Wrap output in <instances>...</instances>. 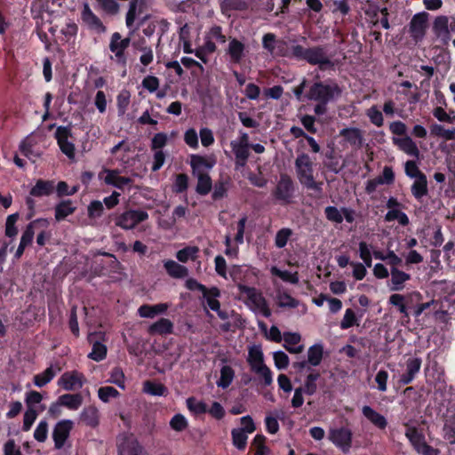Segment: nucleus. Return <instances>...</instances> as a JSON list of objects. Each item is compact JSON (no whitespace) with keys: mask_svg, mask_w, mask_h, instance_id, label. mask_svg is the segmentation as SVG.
I'll return each mask as SVG.
<instances>
[{"mask_svg":"<svg viewBox=\"0 0 455 455\" xmlns=\"http://www.w3.org/2000/svg\"><path fill=\"white\" fill-rule=\"evenodd\" d=\"M341 95L340 85L336 80L328 78L314 82L304 94V98L316 103L314 107V113L315 116H321L327 113L328 104L336 101Z\"/></svg>","mask_w":455,"mask_h":455,"instance_id":"f257e3e1","label":"nucleus"},{"mask_svg":"<svg viewBox=\"0 0 455 455\" xmlns=\"http://www.w3.org/2000/svg\"><path fill=\"white\" fill-rule=\"evenodd\" d=\"M294 60H304L310 65H317L321 71L332 70L334 62L328 57L326 50L322 45L305 48L300 44L294 45Z\"/></svg>","mask_w":455,"mask_h":455,"instance_id":"f03ea898","label":"nucleus"},{"mask_svg":"<svg viewBox=\"0 0 455 455\" xmlns=\"http://www.w3.org/2000/svg\"><path fill=\"white\" fill-rule=\"evenodd\" d=\"M237 289L241 294L247 296L250 303H251L255 309L259 310L264 317L269 318L271 316L272 311L268 307L267 299L256 288L243 283H237Z\"/></svg>","mask_w":455,"mask_h":455,"instance_id":"7ed1b4c3","label":"nucleus"},{"mask_svg":"<svg viewBox=\"0 0 455 455\" xmlns=\"http://www.w3.org/2000/svg\"><path fill=\"white\" fill-rule=\"evenodd\" d=\"M328 438L343 453L349 452L353 438V433L349 428L346 427L331 428L329 431Z\"/></svg>","mask_w":455,"mask_h":455,"instance_id":"20e7f679","label":"nucleus"},{"mask_svg":"<svg viewBox=\"0 0 455 455\" xmlns=\"http://www.w3.org/2000/svg\"><path fill=\"white\" fill-rule=\"evenodd\" d=\"M130 43V37L122 39V36L119 32H115L111 36L109 50L115 54L116 62L122 67H125L127 64L125 51L129 47Z\"/></svg>","mask_w":455,"mask_h":455,"instance_id":"39448f33","label":"nucleus"},{"mask_svg":"<svg viewBox=\"0 0 455 455\" xmlns=\"http://www.w3.org/2000/svg\"><path fill=\"white\" fill-rule=\"evenodd\" d=\"M274 197L283 204H289L294 195V183L287 174H282L273 192Z\"/></svg>","mask_w":455,"mask_h":455,"instance_id":"423d86ee","label":"nucleus"},{"mask_svg":"<svg viewBox=\"0 0 455 455\" xmlns=\"http://www.w3.org/2000/svg\"><path fill=\"white\" fill-rule=\"evenodd\" d=\"M148 219V213L143 210H129L116 220V225L124 229L134 228L138 224Z\"/></svg>","mask_w":455,"mask_h":455,"instance_id":"0eeeda50","label":"nucleus"},{"mask_svg":"<svg viewBox=\"0 0 455 455\" xmlns=\"http://www.w3.org/2000/svg\"><path fill=\"white\" fill-rule=\"evenodd\" d=\"M72 137L70 126H59L56 129L54 138L57 140L60 151L69 159L75 158V145L68 139Z\"/></svg>","mask_w":455,"mask_h":455,"instance_id":"6e6552de","label":"nucleus"},{"mask_svg":"<svg viewBox=\"0 0 455 455\" xmlns=\"http://www.w3.org/2000/svg\"><path fill=\"white\" fill-rule=\"evenodd\" d=\"M74 423L70 419H62L56 423L52 431L55 449H61L70 435Z\"/></svg>","mask_w":455,"mask_h":455,"instance_id":"1a4fd4ad","label":"nucleus"},{"mask_svg":"<svg viewBox=\"0 0 455 455\" xmlns=\"http://www.w3.org/2000/svg\"><path fill=\"white\" fill-rule=\"evenodd\" d=\"M429 14L426 12L416 13L411 20L409 24V32L415 41L421 40L427 28V20Z\"/></svg>","mask_w":455,"mask_h":455,"instance_id":"9d476101","label":"nucleus"},{"mask_svg":"<svg viewBox=\"0 0 455 455\" xmlns=\"http://www.w3.org/2000/svg\"><path fill=\"white\" fill-rule=\"evenodd\" d=\"M81 20L90 30L98 34H103L107 31L106 26L101 20L92 11L88 3H84L81 12Z\"/></svg>","mask_w":455,"mask_h":455,"instance_id":"9b49d317","label":"nucleus"},{"mask_svg":"<svg viewBox=\"0 0 455 455\" xmlns=\"http://www.w3.org/2000/svg\"><path fill=\"white\" fill-rule=\"evenodd\" d=\"M422 364L420 357H410L405 362V371L400 375L398 383L401 386L411 384L419 373Z\"/></svg>","mask_w":455,"mask_h":455,"instance_id":"f8f14e48","label":"nucleus"},{"mask_svg":"<svg viewBox=\"0 0 455 455\" xmlns=\"http://www.w3.org/2000/svg\"><path fill=\"white\" fill-rule=\"evenodd\" d=\"M295 168L298 179L301 184L313 178V162L307 154L299 155L295 160Z\"/></svg>","mask_w":455,"mask_h":455,"instance_id":"ddd939ff","label":"nucleus"},{"mask_svg":"<svg viewBox=\"0 0 455 455\" xmlns=\"http://www.w3.org/2000/svg\"><path fill=\"white\" fill-rule=\"evenodd\" d=\"M216 161L213 158L204 156L197 154L190 156V166L193 175L204 174V171L213 168Z\"/></svg>","mask_w":455,"mask_h":455,"instance_id":"4468645a","label":"nucleus"},{"mask_svg":"<svg viewBox=\"0 0 455 455\" xmlns=\"http://www.w3.org/2000/svg\"><path fill=\"white\" fill-rule=\"evenodd\" d=\"M83 373L76 371H67L59 379L58 384L65 390L71 391L83 387Z\"/></svg>","mask_w":455,"mask_h":455,"instance_id":"2eb2a0df","label":"nucleus"},{"mask_svg":"<svg viewBox=\"0 0 455 455\" xmlns=\"http://www.w3.org/2000/svg\"><path fill=\"white\" fill-rule=\"evenodd\" d=\"M433 32L443 44L451 40L449 18L444 15L437 16L433 22Z\"/></svg>","mask_w":455,"mask_h":455,"instance_id":"dca6fc26","label":"nucleus"},{"mask_svg":"<svg viewBox=\"0 0 455 455\" xmlns=\"http://www.w3.org/2000/svg\"><path fill=\"white\" fill-rule=\"evenodd\" d=\"M245 44L243 42L237 38H231L227 49V54L229 56L230 62L241 65L245 57Z\"/></svg>","mask_w":455,"mask_h":455,"instance_id":"f3484780","label":"nucleus"},{"mask_svg":"<svg viewBox=\"0 0 455 455\" xmlns=\"http://www.w3.org/2000/svg\"><path fill=\"white\" fill-rule=\"evenodd\" d=\"M49 225L50 222L48 219L45 218H38L30 221L22 233L20 243L27 246L31 245L35 235V228L37 227L47 228Z\"/></svg>","mask_w":455,"mask_h":455,"instance_id":"a211bd4d","label":"nucleus"},{"mask_svg":"<svg viewBox=\"0 0 455 455\" xmlns=\"http://www.w3.org/2000/svg\"><path fill=\"white\" fill-rule=\"evenodd\" d=\"M339 136L352 147L360 148L363 146V137L359 128H343L339 131Z\"/></svg>","mask_w":455,"mask_h":455,"instance_id":"6ab92c4d","label":"nucleus"},{"mask_svg":"<svg viewBox=\"0 0 455 455\" xmlns=\"http://www.w3.org/2000/svg\"><path fill=\"white\" fill-rule=\"evenodd\" d=\"M362 413L378 429L385 430L387 428L388 424L387 419L385 416L372 409L371 406H363Z\"/></svg>","mask_w":455,"mask_h":455,"instance_id":"aec40b11","label":"nucleus"},{"mask_svg":"<svg viewBox=\"0 0 455 455\" xmlns=\"http://www.w3.org/2000/svg\"><path fill=\"white\" fill-rule=\"evenodd\" d=\"M247 362L253 372L259 371L260 368L264 366H267L264 363V355L260 347L252 346L250 347Z\"/></svg>","mask_w":455,"mask_h":455,"instance_id":"412c9836","label":"nucleus"},{"mask_svg":"<svg viewBox=\"0 0 455 455\" xmlns=\"http://www.w3.org/2000/svg\"><path fill=\"white\" fill-rule=\"evenodd\" d=\"M105 177V183L111 185L118 189L124 190L126 186L132 183V180L129 177L120 176L118 170H108Z\"/></svg>","mask_w":455,"mask_h":455,"instance_id":"4be33fe9","label":"nucleus"},{"mask_svg":"<svg viewBox=\"0 0 455 455\" xmlns=\"http://www.w3.org/2000/svg\"><path fill=\"white\" fill-rule=\"evenodd\" d=\"M393 142L405 154L419 158L420 152L416 143L409 136L403 138H393Z\"/></svg>","mask_w":455,"mask_h":455,"instance_id":"5701e85b","label":"nucleus"},{"mask_svg":"<svg viewBox=\"0 0 455 455\" xmlns=\"http://www.w3.org/2000/svg\"><path fill=\"white\" fill-rule=\"evenodd\" d=\"M168 308L169 305L167 303H158L155 305L143 304L139 307L138 313L141 317L154 318L158 315L164 314Z\"/></svg>","mask_w":455,"mask_h":455,"instance_id":"b1692460","label":"nucleus"},{"mask_svg":"<svg viewBox=\"0 0 455 455\" xmlns=\"http://www.w3.org/2000/svg\"><path fill=\"white\" fill-rule=\"evenodd\" d=\"M54 191V181L39 179L31 188L29 195L34 197L48 196Z\"/></svg>","mask_w":455,"mask_h":455,"instance_id":"393cba45","label":"nucleus"},{"mask_svg":"<svg viewBox=\"0 0 455 455\" xmlns=\"http://www.w3.org/2000/svg\"><path fill=\"white\" fill-rule=\"evenodd\" d=\"M391 275V291H402L404 288L405 282L411 280V275L400 270L398 267H391L390 269Z\"/></svg>","mask_w":455,"mask_h":455,"instance_id":"a878e982","label":"nucleus"},{"mask_svg":"<svg viewBox=\"0 0 455 455\" xmlns=\"http://www.w3.org/2000/svg\"><path fill=\"white\" fill-rule=\"evenodd\" d=\"M76 210L72 200H62L55 205L54 217L56 221L64 220L68 216L73 214Z\"/></svg>","mask_w":455,"mask_h":455,"instance_id":"bb28decb","label":"nucleus"},{"mask_svg":"<svg viewBox=\"0 0 455 455\" xmlns=\"http://www.w3.org/2000/svg\"><path fill=\"white\" fill-rule=\"evenodd\" d=\"M173 323L167 318H160L148 327L151 335H168L173 332Z\"/></svg>","mask_w":455,"mask_h":455,"instance_id":"cd10ccee","label":"nucleus"},{"mask_svg":"<svg viewBox=\"0 0 455 455\" xmlns=\"http://www.w3.org/2000/svg\"><path fill=\"white\" fill-rule=\"evenodd\" d=\"M232 150L235 156V166L236 168L243 167L249 157V144L237 143L235 141L231 142Z\"/></svg>","mask_w":455,"mask_h":455,"instance_id":"c85d7f7f","label":"nucleus"},{"mask_svg":"<svg viewBox=\"0 0 455 455\" xmlns=\"http://www.w3.org/2000/svg\"><path fill=\"white\" fill-rule=\"evenodd\" d=\"M411 191L414 198L419 202H420L424 196H427L428 188L426 174L415 179L411 185Z\"/></svg>","mask_w":455,"mask_h":455,"instance_id":"c756f323","label":"nucleus"},{"mask_svg":"<svg viewBox=\"0 0 455 455\" xmlns=\"http://www.w3.org/2000/svg\"><path fill=\"white\" fill-rule=\"evenodd\" d=\"M164 267L167 274L173 278H184L188 275V268L177 263L172 259H168L164 262Z\"/></svg>","mask_w":455,"mask_h":455,"instance_id":"7c9ffc66","label":"nucleus"},{"mask_svg":"<svg viewBox=\"0 0 455 455\" xmlns=\"http://www.w3.org/2000/svg\"><path fill=\"white\" fill-rule=\"evenodd\" d=\"M301 337L297 332H284L283 340L285 342L284 347L291 354H299L303 350V346L292 347L300 342Z\"/></svg>","mask_w":455,"mask_h":455,"instance_id":"2f4dec72","label":"nucleus"},{"mask_svg":"<svg viewBox=\"0 0 455 455\" xmlns=\"http://www.w3.org/2000/svg\"><path fill=\"white\" fill-rule=\"evenodd\" d=\"M83 403V397L80 394H64L58 398V403L67 407L69 410H77Z\"/></svg>","mask_w":455,"mask_h":455,"instance_id":"473e14b6","label":"nucleus"},{"mask_svg":"<svg viewBox=\"0 0 455 455\" xmlns=\"http://www.w3.org/2000/svg\"><path fill=\"white\" fill-rule=\"evenodd\" d=\"M220 11L224 15H228L233 11H246L249 7L244 0H220Z\"/></svg>","mask_w":455,"mask_h":455,"instance_id":"72a5a7b5","label":"nucleus"},{"mask_svg":"<svg viewBox=\"0 0 455 455\" xmlns=\"http://www.w3.org/2000/svg\"><path fill=\"white\" fill-rule=\"evenodd\" d=\"M81 421L90 427H96L99 423V411L96 407H85L80 416Z\"/></svg>","mask_w":455,"mask_h":455,"instance_id":"f704fd0d","label":"nucleus"},{"mask_svg":"<svg viewBox=\"0 0 455 455\" xmlns=\"http://www.w3.org/2000/svg\"><path fill=\"white\" fill-rule=\"evenodd\" d=\"M276 303L282 308H296L300 305V301L293 298L288 291H277Z\"/></svg>","mask_w":455,"mask_h":455,"instance_id":"c9c22d12","label":"nucleus"},{"mask_svg":"<svg viewBox=\"0 0 455 455\" xmlns=\"http://www.w3.org/2000/svg\"><path fill=\"white\" fill-rule=\"evenodd\" d=\"M207 291L208 292L203 294V298L206 300L207 306L214 312L219 311L220 302L218 298L220 297V290L216 286H212Z\"/></svg>","mask_w":455,"mask_h":455,"instance_id":"e433bc0d","label":"nucleus"},{"mask_svg":"<svg viewBox=\"0 0 455 455\" xmlns=\"http://www.w3.org/2000/svg\"><path fill=\"white\" fill-rule=\"evenodd\" d=\"M143 391L155 396H165L168 394V389L164 384L152 380H146L143 383Z\"/></svg>","mask_w":455,"mask_h":455,"instance_id":"4c0bfd02","label":"nucleus"},{"mask_svg":"<svg viewBox=\"0 0 455 455\" xmlns=\"http://www.w3.org/2000/svg\"><path fill=\"white\" fill-rule=\"evenodd\" d=\"M197 178L196 191L200 196L208 195L212 188V180L208 173L195 175Z\"/></svg>","mask_w":455,"mask_h":455,"instance_id":"58836bf2","label":"nucleus"},{"mask_svg":"<svg viewBox=\"0 0 455 455\" xmlns=\"http://www.w3.org/2000/svg\"><path fill=\"white\" fill-rule=\"evenodd\" d=\"M323 356V347L322 344H315L307 350V361L311 366H318Z\"/></svg>","mask_w":455,"mask_h":455,"instance_id":"ea45409f","label":"nucleus"},{"mask_svg":"<svg viewBox=\"0 0 455 455\" xmlns=\"http://www.w3.org/2000/svg\"><path fill=\"white\" fill-rule=\"evenodd\" d=\"M235 377V371L229 365H224L220 369V377L217 380V386L223 389L228 388Z\"/></svg>","mask_w":455,"mask_h":455,"instance_id":"a19ab883","label":"nucleus"},{"mask_svg":"<svg viewBox=\"0 0 455 455\" xmlns=\"http://www.w3.org/2000/svg\"><path fill=\"white\" fill-rule=\"evenodd\" d=\"M186 404L188 411L196 416L204 414L208 411L207 404L203 401L197 400L194 396L188 397L186 400Z\"/></svg>","mask_w":455,"mask_h":455,"instance_id":"79ce46f5","label":"nucleus"},{"mask_svg":"<svg viewBox=\"0 0 455 455\" xmlns=\"http://www.w3.org/2000/svg\"><path fill=\"white\" fill-rule=\"evenodd\" d=\"M294 45L295 44L289 46V43L283 39L276 40L274 55L283 58L294 59Z\"/></svg>","mask_w":455,"mask_h":455,"instance_id":"37998d69","label":"nucleus"},{"mask_svg":"<svg viewBox=\"0 0 455 455\" xmlns=\"http://www.w3.org/2000/svg\"><path fill=\"white\" fill-rule=\"evenodd\" d=\"M389 303L396 307L398 308V311L403 315V317L410 319V315L408 312V307L405 305V298L403 295L399 293H394L389 297L388 299Z\"/></svg>","mask_w":455,"mask_h":455,"instance_id":"c03bdc74","label":"nucleus"},{"mask_svg":"<svg viewBox=\"0 0 455 455\" xmlns=\"http://www.w3.org/2000/svg\"><path fill=\"white\" fill-rule=\"evenodd\" d=\"M140 0H130L128 11L125 15V24L128 28L133 27L137 14L140 13L139 9Z\"/></svg>","mask_w":455,"mask_h":455,"instance_id":"a18cd8bd","label":"nucleus"},{"mask_svg":"<svg viewBox=\"0 0 455 455\" xmlns=\"http://www.w3.org/2000/svg\"><path fill=\"white\" fill-rule=\"evenodd\" d=\"M233 444L240 451H243L247 445V433L244 429L234 428L231 431Z\"/></svg>","mask_w":455,"mask_h":455,"instance_id":"49530a36","label":"nucleus"},{"mask_svg":"<svg viewBox=\"0 0 455 455\" xmlns=\"http://www.w3.org/2000/svg\"><path fill=\"white\" fill-rule=\"evenodd\" d=\"M320 378V373L318 371L310 372L304 383V387H302V390L305 391V394L307 395H313L317 390L316 381Z\"/></svg>","mask_w":455,"mask_h":455,"instance_id":"de8ad7c7","label":"nucleus"},{"mask_svg":"<svg viewBox=\"0 0 455 455\" xmlns=\"http://www.w3.org/2000/svg\"><path fill=\"white\" fill-rule=\"evenodd\" d=\"M56 372L52 366L48 367L42 373L34 376V384L38 387H43L46 384L52 381L55 377Z\"/></svg>","mask_w":455,"mask_h":455,"instance_id":"09e8293b","label":"nucleus"},{"mask_svg":"<svg viewBox=\"0 0 455 455\" xmlns=\"http://www.w3.org/2000/svg\"><path fill=\"white\" fill-rule=\"evenodd\" d=\"M271 273L272 275L281 278L283 282H287L292 284H297L299 281L298 272L291 273L288 270H281L276 267H273L271 268Z\"/></svg>","mask_w":455,"mask_h":455,"instance_id":"8fccbe9b","label":"nucleus"},{"mask_svg":"<svg viewBox=\"0 0 455 455\" xmlns=\"http://www.w3.org/2000/svg\"><path fill=\"white\" fill-rule=\"evenodd\" d=\"M107 347L100 341H95L92 343V352L88 355V357L95 362H100L107 356Z\"/></svg>","mask_w":455,"mask_h":455,"instance_id":"3c124183","label":"nucleus"},{"mask_svg":"<svg viewBox=\"0 0 455 455\" xmlns=\"http://www.w3.org/2000/svg\"><path fill=\"white\" fill-rule=\"evenodd\" d=\"M431 133L446 140H455V128L445 129L441 124H434L431 126Z\"/></svg>","mask_w":455,"mask_h":455,"instance_id":"603ef678","label":"nucleus"},{"mask_svg":"<svg viewBox=\"0 0 455 455\" xmlns=\"http://www.w3.org/2000/svg\"><path fill=\"white\" fill-rule=\"evenodd\" d=\"M293 231L289 228H283L276 232L275 237V245L278 249H282L286 246L288 241L292 236Z\"/></svg>","mask_w":455,"mask_h":455,"instance_id":"864d4df0","label":"nucleus"},{"mask_svg":"<svg viewBox=\"0 0 455 455\" xmlns=\"http://www.w3.org/2000/svg\"><path fill=\"white\" fill-rule=\"evenodd\" d=\"M199 249L196 246H187L180 251L176 254V258L182 263L188 262L189 259H195Z\"/></svg>","mask_w":455,"mask_h":455,"instance_id":"5fc2aeb1","label":"nucleus"},{"mask_svg":"<svg viewBox=\"0 0 455 455\" xmlns=\"http://www.w3.org/2000/svg\"><path fill=\"white\" fill-rule=\"evenodd\" d=\"M131 93L127 90L121 91L116 97V105L119 115H124L130 104Z\"/></svg>","mask_w":455,"mask_h":455,"instance_id":"6e6d98bb","label":"nucleus"},{"mask_svg":"<svg viewBox=\"0 0 455 455\" xmlns=\"http://www.w3.org/2000/svg\"><path fill=\"white\" fill-rule=\"evenodd\" d=\"M358 245L360 258L366 267H371L372 263V252L371 251V246L364 241H361Z\"/></svg>","mask_w":455,"mask_h":455,"instance_id":"4d7b16f0","label":"nucleus"},{"mask_svg":"<svg viewBox=\"0 0 455 455\" xmlns=\"http://www.w3.org/2000/svg\"><path fill=\"white\" fill-rule=\"evenodd\" d=\"M355 325H359L355 314L353 309L347 308L345 311L343 319L340 322V328L342 330H347Z\"/></svg>","mask_w":455,"mask_h":455,"instance_id":"13d9d810","label":"nucleus"},{"mask_svg":"<svg viewBox=\"0 0 455 455\" xmlns=\"http://www.w3.org/2000/svg\"><path fill=\"white\" fill-rule=\"evenodd\" d=\"M19 219V213H12L9 215L5 222V235L8 237H14L18 234V228L16 222Z\"/></svg>","mask_w":455,"mask_h":455,"instance_id":"bf43d9fd","label":"nucleus"},{"mask_svg":"<svg viewBox=\"0 0 455 455\" xmlns=\"http://www.w3.org/2000/svg\"><path fill=\"white\" fill-rule=\"evenodd\" d=\"M87 212L89 219H99L102 216L104 212L103 204L99 200H93L88 205Z\"/></svg>","mask_w":455,"mask_h":455,"instance_id":"052dcab7","label":"nucleus"},{"mask_svg":"<svg viewBox=\"0 0 455 455\" xmlns=\"http://www.w3.org/2000/svg\"><path fill=\"white\" fill-rule=\"evenodd\" d=\"M37 411L32 407H28L23 416L22 430L28 432L30 430L37 418Z\"/></svg>","mask_w":455,"mask_h":455,"instance_id":"680f3d73","label":"nucleus"},{"mask_svg":"<svg viewBox=\"0 0 455 455\" xmlns=\"http://www.w3.org/2000/svg\"><path fill=\"white\" fill-rule=\"evenodd\" d=\"M120 393L115 387L110 386L101 387L98 390V396L104 403H108L110 398L118 397Z\"/></svg>","mask_w":455,"mask_h":455,"instance_id":"e2e57ef3","label":"nucleus"},{"mask_svg":"<svg viewBox=\"0 0 455 455\" xmlns=\"http://www.w3.org/2000/svg\"><path fill=\"white\" fill-rule=\"evenodd\" d=\"M124 379L125 376L120 367H115L112 369L109 382L116 385L121 389H125Z\"/></svg>","mask_w":455,"mask_h":455,"instance_id":"0e129e2a","label":"nucleus"},{"mask_svg":"<svg viewBox=\"0 0 455 455\" xmlns=\"http://www.w3.org/2000/svg\"><path fill=\"white\" fill-rule=\"evenodd\" d=\"M122 450L125 451L128 455H141L143 447L136 439L128 440L122 445Z\"/></svg>","mask_w":455,"mask_h":455,"instance_id":"69168bd1","label":"nucleus"},{"mask_svg":"<svg viewBox=\"0 0 455 455\" xmlns=\"http://www.w3.org/2000/svg\"><path fill=\"white\" fill-rule=\"evenodd\" d=\"M188 188V176L186 173H180L176 175L173 184V192L180 194L185 192Z\"/></svg>","mask_w":455,"mask_h":455,"instance_id":"338daca9","label":"nucleus"},{"mask_svg":"<svg viewBox=\"0 0 455 455\" xmlns=\"http://www.w3.org/2000/svg\"><path fill=\"white\" fill-rule=\"evenodd\" d=\"M99 4L105 13L111 16L116 15L120 11V4L116 0H103Z\"/></svg>","mask_w":455,"mask_h":455,"instance_id":"774afa93","label":"nucleus"}]
</instances>
